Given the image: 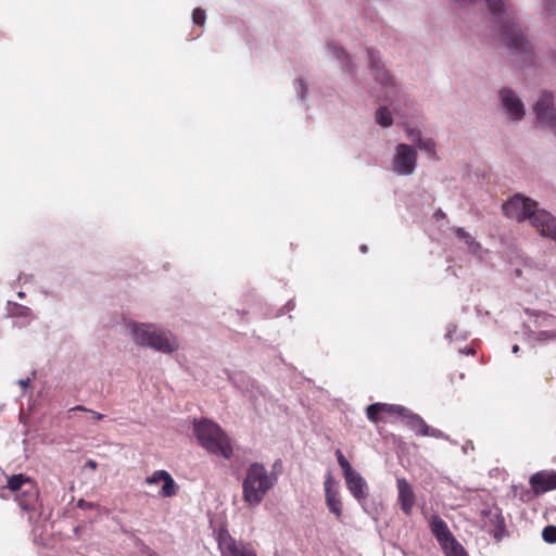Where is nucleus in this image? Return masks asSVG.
Returning a JSON list of instances; mask_svg holds the SVG:
<instances>
[{"label": "nucleus", "mask_w": 556, "mask_h": 556, "mask_svg": "<svg viewBox=\"0 0 556 556\" xmlns=\"http://www.w3.org/2000/svg\"><path fill=\"white\" fill-rule=\"evenodd\" d=\"M430 530L445 556H469L465 547L453 535L447 523L439 515L431 516Z\"/></svg>", "instance_id": "5"}, {"label": "nucleus", "mask_w": 556, "mask_h": 556, "mask_svg": "<svg viewBox=\"0 0 556 556\" xmlns=\"http://www.w3.org/2000/svg\"><path fill=\"white\" fill-rule=\"evenodd\" d=\"M485 517L491 522V526H488L486 521H484L485 530L492 534L496 541H500L505 532V525L501 514L497 511H488Z\"/></svg>", "instance_id": "18"}, {"label": "nucleus", "mask_w": 556, "mask_h": 556, "mask_svg": "<svg viewBox=\"0 0 556 556\" xmlns=\"http://www.w3.org/2000/svg\"><path fill=\"white\" fill-rule=\"evenodd\" d=\"M344 479L349 491L357 501L366 497V482L359 473L354 471L351 475H346Z\"/></svg>", "instance_id": "17"}, {"label": "nucleus", "mask_w": 556, "mask_h": 556, "mask_svg": "<svg viewBox=\"0 0 556 556\" xmlns=\"http://www.w3.org/2000/svg\"><path fill=\"white\" fill-rule=\"evenodd\" d=\"M33 482L34 481L30 478H28V477H26V476H24L22 473L13 475L8 480V489L10 491L14 492L15 495H16L21 491L25 490L26 484L33 483Z\"/></svg>", "instance_id": "21"}, {"label": "nucleus", "mask_w": 556, "mask_h": 556, "mask_svg": "<svg viewBox=\"0 0 556 556\" xmlns=\"http://www.w3.org/2000/svg\"><path fill=\"white\" fill-rule=\"evenodd\" d=\"M518 351H519V346H518L517 344H515V345L513 346V352H514V353H518Z\"/></svg>", "instance_id": "36"}, {"label": "nucleus", "mask_w": 556, "mask_h": 556, "mask_svg": "<svg viewBox=\"0 0 556 556\" xmlns=\"http://www.w3.org/2000/svg\"><path fill=\"white\" fill-rule=\"evenodd\" d=\"M78 506L81 507V508H86V507H90V504L85 502L84 500H80L78 502Z\"/></svg>", "instance_id": "34"}, {"label": "nucleus", "mask_w": 556, "mask_h": 556, "mask_svg": "<svg viewBox=\"0 0 556 556\" xmlns=\"http://www.w3.org/2000/svg\"><path fill=\"white\" fill-rule=\"evenodd\" d=\"M325 497L328 509L339 519L342 516L343 506L331 475H328L325 481Z\"/></svg>", "instance_id": "13"}, {"label": "nucleus", "mask_w": 556, "mask_h": 556, "mask_svg": "<svg viewBox=\"0 0 556 556\" xmlns=\"http://www.w3.org/2000/svg\"><path fill=\"white\" fill-rule=\"evenodd\" d=\"M501 100L513 119H521L525 115L523 104L510 89L501 90Z\"/></svg>", "instance_id": "14"}, {"label": "nucleus", "mask_w": 556, "mask_h": 556, "mask_svg": "<svg viewBox=\"0 0 556 556\" xmlns=\"http://www.w3.org/2000/svg\"><path fill=\"white\" fill-rule=\"evenodd\" d=\"M459 352L460 353H465L467 355H475L476 354V350L473 348H467L465 350H460Z\"/></svg>", "instance_id": "33"}, {"label": "nucleus", "mask_w": 556, "mask_h": 556, "mask_svg": "<svg viewBox=\"0 0 556 556\" xmlns=\"http://www.w3.org/2000/svg\"><path fill=\"white\" fill-rule=\"evenodd\" d=\"M217 543L222 556H257L252 547L237 542L227 530H219Z\"/></svg>", "instance_id": "6"}, {"label": "nucleus", "mask_w": 556, "mask_h": 556, "mask_svg": "<svg viewBox=\"0 0 556 556\" xmlns=\"http://www.w3.org/2000/svg\"><path fill=\"white\" fill-rule=\"evenodd\" d=\"M147 484H156L163 482L160 495L162 497H173L177 495L179 485L175 482L173 477L166 470H155L152 475L144 479Z\"/></svg>", "instance_id": "10"}, {"label": "nucleus", "mask_w": 556, "mask_h": 556, "mask_svg": "<svg viewBox=\"0 0 556 556\" xmlns=\"http://www.w3.org/2000/svg\"><path fill=\"white\" fill-rule=\"evenodd\" d=\"M438 215L439 216H444V213H442L441 211L438 212Z\"/></svg>", "instance_id": "38"}, {"label": "nucleus", "mask_w": 556, "mask_h": 556, "mask_svg": "<svg viewBox=\"0 0 556 556\" xmlns=\"http://www.w3.org/2000/svg\"><path fill=\"white\" fill-rule=\"evenodd\" d=\"M409 138L418 143V148L433 156L435 154V143L432 139H424L419 130L409 129Z\"/></svg>", "instance_id": "20"}, {"label": "nucleus", "mask_w": 556, "mask_h": 556, "mask_svg": "<svg viewBox=\"0 0 556 556\" xmlns=\"http://www.w3.org/2000/svg\"><path fill=\"white\" fill-rule=\"evenodd\" d=\"M70 410H71V412H76V410L89 412V413L92 415V417H93L94 419H97V420H102V419L104 418V415H103V414H100V413H98V412H93V410L88 409V408H86L85 406H81V405H77V406H75V407L71 408Z\"/></svg>", "instance_id": "29"}, {"label": "nucleus", "mask_w": 556, "mask_h": 556, "mask_svg": "<svg viewBox=\"0 0 556 556\" xmlns=\"http://www.w3.org/2000/svg\"><path fill=\"white\" fill-rule=\"evenodd\" d=\"M276 482L277 476L269 473L263 464H251L242 482L243 501L249 506L258 505Z\"/></svg>", "instance_id": "3"}, {"label": "nucleus", "mask_w": 556, "mask_h": 556, "mask_svg": "<svg viewBox=\"0 0 556 556\" xmlns=\"http://www.w3.org/2000/svg\"><path fill=\"white\" fill-rule=\"evenodd\" d=\"M543 540L547 543H556V526H546L542 532Z\"/></svg>", "instance_id": "27"}, {"label": "nucleus", "mask_w": 556, "mask_h": 556, "mask_svg": "<svg viewBox=\"0 0 556 556\" xmlns=\"http://www.w3.org/2000/svg\"><path fill=\"white\" fill-rule=\"evenodd\" d=\"M396 489L397 502L400 504L401 510L406 516H410L416 502V495L412 485L405 478H397Z\"/></svg>", "instance_id": "11"}, {"label": "nucleus", "mask_w": 556, "mask_h": 556, "mask_svg": "<svg viewBox=\"0 0 556 556\" xmlns=\"http://www.w3.org/2000/svg\"><path fill=\"white\" fill-rule=\"evenodd\" d=\"M16 309H17V312L14 313V315L29 317L31 314L30 308H28L26 306H17Z\"/></svg>", "instance_id": "30"}, {"label": "nucleus", "mask_w": 556, "mask_h": 556, "mask_svg": "<svg viewBox=\"0 0 556 556\" xmlns=\"http://www.w3.org/2000/svg\"><path fill=\"white\" fill-rule=\"evenodd\" d=\"M376 122L382 127L392 125V116L388 108L381 106L376 112Z\"/></svg>", "instance_id": "23"}, {"label": "nucleus", "mask_w": 556, "mask_h": 556, "mask_svg": "<svg viewBox=\"0 0 556 556\" xmlns=\"http://www.w3.org/2000/svg\"><path fill=\"white\" fill-rule=\"evenodd\" d=\"M39 500V490L35 482L26 484L25 490L15 495L18 506L26 511L36 509Z\"/></svg>", "instance_id": "15"}, {"label": "nucleus", "mask_w": 556, "mask_h": 556, "mask_svg": "<svg viewBox=\"0 0 556 556\" xmlns=\"http://www.w3.org/2000/svg\"><path fill=\"white\" fill-rule=\"evenodd\" d=\"M503 213L517 222L529 219L541 236L556 241L555 217L545 210H538L536 202L530 198L516 194L503 204Z\"/></svg>", "instance_id": "1"}, {"label": "nucleus", "mask_w": 556, "mask_h": 556, "mask_svg": "<svg viewBox=\"0 0 556 556\" xmlns=\"http://www.w3.org/2000/svg\"><path fill=\"white\" fill-rule=\"evenodd\" d=\"M452 333H453V330L452 329H448L447 333H446V337L447 338H452Z\"/></svg>", "instance_id": "37"}, {"label": "nucleus", "mask_w": 556, "mask_h": 556, "mask_svg": "<svg viewBox=\"0 0 556 556\" xmlns=\"http://www.w3.org/2000/svg\"><path fill=\"white\" fill-rule=\"evenodd\" d=\"M455 235L458 239L463 240L473 252L480 249V243L475 241V239L464 228H456Z\"/></svg>", "instance_id": "22"}, {"label": "nucleus", "mask_w": 556, "mask_h": 556, "mask_svg": "<svg viewBox=\"0 0 556 556\" xmlns=\"http://www.w3.org/2000/svg\"><path fill=\"white\" fill-rule=\"evenodd\" d=\"M131 333L135 343L141 346H149L162 353H172L178 349V342L170 332L151 324H134Z\"/></svg>", "instance_id": "4"}, {"label": "nucleus", "mask_w": 556, "mask_h": 556, "mask_svg": "<svg viewBox=\"0 0 556 556\" xmlns=\"http://www.w3.org/2000/svg\"><path fill=\"white\" fill-rule=\"evenodd\" d=\"M536 119L541 125L556 128V111L553 108V96L543 92L534 106Z\"/></svg>", "instance_id": "8"}, {"label": "nucleus", "mask_w": 556, "mask_h": 556, "mask_svg": "<svg viewBox=\"0 0 556 556\" xmlns=\"http://www.w3.org/2000/svg\"><path fill=\"white\" fill-rule=\"evenodd\" d=\"M529 484L535 496H540L546 492L556 490V471H536L530 477Z\"/></svg>", "instance_id": "9"}, {"label": "nucleus", "mask_w": 556, "mask_h": 556, "mask_svg": "<svg viewBox=\"0 0 556 556\" xmlns=\"http://www.w3.org/2000/svg\"><path fill=\"white\" fill-rule=\"evenodd\" d=\"M333 53H334L336 58L339 59V60L348 59V54L345 53V51H343V50H341L339 48L334 47L333 48Z\"/></svg>", "instance_id": "31"}, {"label": "nucleus", "mask_w": 556, "mask_h": 556, "mask_svg": "<svg viewBox=\"0 0 556 556\" xmlns=\"http://www.w3.org/2000/svg\"><path fill=\"white\" fill-rule=\"evenodd\" d=\"M402 417L405 420V425L417 435L439 438L441 434L439 430L431 429L419 415L412 413L407 408L406 414H403Z\"/></svg>", "instance_id": "12"}, {"label": "nucleus", "mask_w": 556, "mask_h": 556, "mask_svg": "<svg viewBox=\"0 0 556 556\" xmlns=\"http://www.w3.org/2000/svg\"><path fill=\"white\" fill-rule=\"evenodd\" d=\"M555 317L549 314H539L536 317V324L540 327H551V329L541 330L535 333V340L539 342L549 341L556 338Z\"/></svg>", "instance_id": "16"}, {"label": "nucleus", "mask_w": 556, "mask_h": 556, "mask_svg": "<svg viewBox=\"0 0 556 556\" xmlns=\"http://www.w3.org/2000/svg\"><path fill=\"white\" fill-rule=\"evenodd\" d=\"M366 415H367V418L374 424H378L379 421H381L382 420V412L380 408V403H374V404H370L369 406H367Z\"/></svg>", "instance_id": "24"}, {"label": "nucleus", "mask_w": 556, "mask_h": 556, "mask_svg": "<svg viewBox=\"0 0 556 556\" xmlns=\"http://www.w3.org/2000/svg\"><path fill=\"white\" fill-rule=\"evenodd\" d=\"M336 456H337V460H338V464L339 466L341 467V469L343 470V476L345 477L346 475H351L352 472H354L355 470L352 468L351 464L349 463V460L345 458V456L343 455V453L341 452V450H337L336 451Z\"/></svg>", "instance_id": "26"}, {"label": "nucleus", "mask_w": 556, "mask_h": 556, "mask_svg": "<svg viewBox=\"0 0 556 556\" xmlns=\"http://www.w3.org/2000/svg\"><path fill=\"white\" fill-rule=\"evenodd\" d=\"M380 408H381L382 415L389 414V415H399L402 417L403 414H406V407L401 406V405L380 403Z\"/></svg>", "instance_id": "25"}, {"label": "nucleus", "mask_w": 556, "mask_h": 556, "mask_svg": "<svg viewBox=\"0 0 556 556\" xmlns=\"http://www.w3.org/2000/svg\"><path fill=\"white\" fill-rule=\"evenodd\" d=\"M87 468H90L91 470H96L98 467V463L93 459L87 460L86 465Z\"/></svg>", "instance_id": "32"}, {"label": "nucleus", "mask_w": 556, "mask_h": 556, "mask_svg": "<svg viewBox=\"0 0 556 556\" xmlns=\"http://www.w3.org/2000/svg\"><path fill=\"white\" fill-rule=\"evenodd\" d=\"M18 383L23 387V388H26L28 384H29V379H26V380H20Z\"/></svg>", "instance_id": "35"}, {"label": "nucleus", "mask_w": 556, "mask_h": 556, "mask_svg": "<svg viewBox=\"0 0 556 556\" xmlns=\"http://www.w3.org/2000/svg\"><path fill=\"white\" fill-rule=\"evenodd\" d=\"M192 21L195 25L203 26L206 21V14L205 11L197 8L192 12Z\"/></svg>", "instance_id": "28"}, {"label": "nucleus", "mask_w": 556, "mask_h": 556, "mask_svg": "<svg viewBox=\"0 0 556 556\" xmlns=\"http://www.w3.org/2000/svg\"><path fill=\"white\" fill-rule=\"evenodd\" d=\"M369 66L374 71L375 79L383 86H388L392 83V77L388 71H386L376 56L375 52L368 50Z\"/></svg>", "instance_id": "19"}, {"label": "nucleus", "mask_w": 556, "mask_h": 556, "mask_svg": "<svg viewBox=\"0 0 556 556\" xmlns=\"http://www.w3.org/2000/svg\"><path fill=\"white\" fill-rule=\"evenodd\" d=\"M417 161L416 150L405 143H400L396 147V154L393 160L394 170L399 175H410L414 173Z\"/></svg>", "instance_id": "7"}, {"label": "nucleus", "mask_w": 556, "mask_h": 556, "mask_svg": "<svg viewBox=\"0 0 556 556\" xmlns=\"http://www.w3.org/2000/svg\"><path fill=\"white\" fill-rule=\"evenodd\" d=\"M367 248L365 245L362 247V251L366 252Z\"/></svg>", "instance_id": "39"}, {"label": "nucleus", "mask_w": 556, "mask_h": 556, "mask_svg": "<svg viewBox=\"0 0 556 556\" xmlns=\"http://www.w3.org/2000/svg\"><path fill=\"white\" fill-rule=\"evenodd\" d=\"M193 432L200 445L208 453L225 459L232 457L231 440L217 424L207 419L194 421Z\"/></svg>", "instance_id": "2"}]
</instances>
